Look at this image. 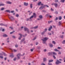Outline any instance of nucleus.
Instances as JSON below:
<instances>
[{
	"mask_svg": "<svg viewBox=\"0 0 65 65\" xmlns=\"http://www.w3.org/2000/svg\"><path fill=\"white\" fill-rule=\"evenodd\" d=\"M48 39V38H47L46 37L44 38H43L42 39L43 42V43H45V42H46V41Z\"/></svg>",
	"mask_w": 65,
	"mask_h": 65,
	"instance_id": "obj_1",
	"label": "nucleus"
},
{
	"mask_svg": "<svg viewBox=\"0 0 65 65\" xmlns=\"http://www.w3.org/2000/svg\"><path fill=\"white\" fill-rule=\"evenodd\" d=\"M33 15H32L29 18V20H30L31 21V20H32V19H33V17H34V18H35L36 17V14H35V13H33Z\"/></svg>",
	"mask_w": 65,
	"mask_h": 65,
	"instance_id": "obj_2",
	"label": "nucleus"
},
{
	"mask_svg": "<svg viewBox=\"0 0 65 65\" xmlns=\"http://www.w3.org/2000/svg\"><path fill=\"white\" fill-rule=\"evenodd\" d=\"M19 35H20V37H19L18 38L19 39V40H21V38H22V36H23V37H25V36L24 35H22L20 34H19Z\"/></svg>",
	"mask_w": 65,
	"mask_h": 65,
	"instance_id": "obj_3",
	"label": "nucleus"
},
{
	"mask_svg": "<svg viewBox=\"0 0 65 65\" xmlns=\"http://www.w3.org/2000/svg\"><path fill=\"white\" fill-rule=\"evenodd\" d=\"M61 63V62L59 61V60L57 59V61L56 62V64H57V65H58V64H59V63Z\"/></svg>",
	"mask_w": 65,
	"mask_h": 65,
	"instance_id": "obj_4",
	"label": "nucleus"
},
{
	"mask_svg": "<svg viewBox=\"0 0 65 65\" xmlns=\"http://www.w3.org/2000/svg\"><path fill=\"white\" fill-rule=\"evenodd\" d=\"M24 29L25 31H27V32L28 33H29V29H28V28L26 27H25Z\"/></svg>",
	"mask_w": 65,
	"mask_h": 65,
	"instance_id": "obj_5",
	"label": "nucleus"
},
{
	"mask_svg": "<svg viewBox=\"0 0 65 65\" xmlns=\"http://www.w3.org/2000/svg\"><path fill=\"white\" fill-rule=\"evenodd\" d=\"M11 18L10 17V15H8V17H9V19H10V20H11V21H12V19H13H13H14V18H13V17H12V16H11ZM11 18H12V19H11Z\"/></svg>",
	"mask_w": 65,
	"mask_h": 65,
	"instance_id": "obj_6",
	"label": "nucleus"
},
{
	"mask_svg": "<svg viewBox=\"0 0 65 65\" xmlns=\"http://www.w3.org/2000/svg\"><path fill=\"white\" fill-rule=\"evenodd\" d=\"M45 8L44 7V6H41V7H40L39 8V9L42 10V9H43V8Z\"/></svg>",
	"mask_w": 65,
	"mask_h": 65,
	"instance_id": "obj_7",
	"label": "nucleus"
},
{
	"mask_svg": "<svg viewBox=\"0 0 65 65\" xmlns=\"http://www.w3.org/2000/svg\"><path fill=\"white\" fill-rule=\"evenodd\" d=\"M61 25H62V21H59L58 22V26H61Z\"/></svg>",
	"mask_w": 65,
	"mask_h": 65,
	"instance_id": "obj_8",
	"label": "nucleus"
},
{
	"mask_svg": "<svg viewBox=\"0 0 65 65\" xmlns=\"http://www.w3.org/2000/svg\"><path fill=\"white\" fill-rule=\"evenodd\" d=\"M20 56H21V54L20 53L18 54L17 55V56L18 57V58L19 59H20Z\"/></svg>",
	"mask_w": 65,
	"mask_h": 65,
	"instance_id": "obj_9",
	"label": "nucleus"
},
{
	"mask_svg": "<svg viewBox=\"0 0 65 65\" xmlns=\"http://www.w3.org/2000/svg\"><path fill=\"white\" fill-rule=\"evenodd\" d=\"M25 40V38H23L21 40L20 43V44H21L22 42H23V41H24Z\"/></svg>",
	"mask_w": 65,
	"mask_h": 65,
	"instance_id": "obj_10",
	"label": "nucleus"
},
{
	"mask_svg": "<svg viewBox=\"0 0 65 65\" xmlns=\"http://www.w3.org/2000/svg\"><path fill=\"white\" fill-rule=\"evenodd\" d=\"M10 50H11V51L12 52H17V50H15L13 49L12 50L11 49H10Z\"/></svg>",
	"mask_w": 65,
	"mask_h": 65,
	"instance_id": "obj_11",
	"label": "nucleus"
},
{
	"mask_svg": "<svg viewBox=\"0 0 65 65\" xmlns=\"http://www.w3.org/2000/svg\"><path fill=\"white\" fill-rule=\"evenodd\" d=\"M49 45L50 47H53V45L51 43H50L49 44Z\"/></svg>",
	"mask_w": 65,
	"mask_h": 65,
	"instance_id": "obj_12",
	"label": "nucleus"
},
{
	"mask_svg": "<svg viewBox=\"0 0 65 65\" xmlns=\"http://www.w3.org/2000/svg\"><path fill=\"white\" fill-rule=\"evenodd\" d=\"M53 28V27H52V26H51L48 29V31H50Z\"/></svg>",
	"mask_w": 65,
	"mask_h": 65,
	"instance_id": "obj_13",
	"label": "nucleus"
},
{
	"mask_svg": "<svg viewBox=\"0 0 65 65\" xmlns=\"http://www.w3.org/2000/svg\"><path fill=\"white\" fill-rule=\"evenodd\" d=\"M53 54V52H49L48 54V55L49 56H51Z\"/></svg>",
	"mask_w": 65,
	"mask_h": 65,
	"instance_id": "obj_14",
	"label": "nucleus"
},
{
	"mask_svg": "<svg viewBox=\"0 0 65 65\" xmlns=\"http://www.w3.org/2000/svg\"><path fill=\"white\" fill-rule=\"evenodd\" d=\"M24 5L25 6H27L28 5V3H24Z\"/></svg>",
	"mask_w": 65,
	"mask_h": 65,
	"instance_id": "obj_15",
	"label": "nucleus"
},
{
	"mask_svg": "<svg viewBox=\"0 0 65 65\" xmlns=\"http://www.w3.org/2000/svg\"><path fill=\"white\" fill-rule=\"evenodd\" d=\"M39 18L40 19H42V15H40L39 16Z\"/></svg>",
	"mask_w": 65,
	"mask_h": 65,
	"instance_id": "obj_16",
	"label": "nucleus"
},
{
	"mask_svg": "<svg viewBox=\"0 0 65 65\" xmlns=\"http://www.w3.org/2000/svg\"><path fill=\"white\" fill-rule=\"evenodd\" d=\"M54 5H55V7H57L58 6V4H57L55 3Z\"/></svg>",
	"mask_w": 65,
	"mask_h": 65,
	"instance_id": "obj_17",
	"label": "nucleus"
},
{
	"mask_svg": "<svg viewBox=\"0 0 65 65\" xmlns=\"http://www.w3.org/2000/svg\"><path fill=\"white\" fill-rule=\"evenodd\" d=\"M54 51L55 52H59V51L58 50V49L56 48L54 49Z\"/></svg>",
	"mask_w": 65,
	"mask_h": 65,
	"instance_id": "obj_18",
	"label": "nucleus"
},
{
	"mask_svg": "<svg viewBox=\"0 0 65 65\" xmlns=\"http://www.w3.org/2000/svg\"><path fill=\"white\" fill-rule=\"evenodd\" d=\"M52 54L54 55H57V53L55 52H52Z\"/></svg>",
	"mask_w": 65,
	"mask_h": 65,
	"instance_id": "obj_19",
	"label": "nucleus"
},
{
	"mask_svg": "<svg viewBox=\"0 0 65 65\" xmlns=\"http://www.w3.org/2000/svg\"><path fill=\"white\" fill-rule=\"evenodd\" d=\"M38 28V26H37L36 27H34L33 28H32L35 29H37V28Z\"/></svg>",
	"mask_w": 65,
	"mask_h": 65,
	"instance_id": "obj_20",
	"label": "nucleus"
},
{
	"mask_svg": "<svg viewBox=\"0 0 65 65\" xmlns=\"http://www.w3.org/2000/svg\"><path fill=\"white\" fill-rule=\"evenodd\" d=\"M45 31H43V32H42L41 33V34L42 35H43L44 34H45Z\"/></svg>",
	"mask_w": 65,
	"mask_h": 65,
	"instance_id": "obj_21",
	"label": "nucleus"
},
{
	"mask_svg": "<svg viewBox=\"0 0 65 65\" xmlns=\"http://www.w3.org/2000/svg\"><path fill=\"white\" fill-rule=\"evenodd\" d=\"M10 57H11V58H13V54L12 53V55H10Z\"/></svg>",
	"mask_w": 65,
	"mask_h": 65,
	"instance_id": "obj_22",
	"label": "nucleus"
},
{
	"mask_svg": "<svg viewBox=\"0 0 65 65\" xmlns=\"http://www.w3.org/2000/svg\"><path fill=\"white\" fill-rule=\"evenodd\" d=\"M6 3L7 4H11V3L10 2H7Z\"/></svg>",
	"mask_w": 65,
	"mask_h": 65,
	"instance_id": "obj_23",
	"label": "nucleus"
},
{
	"mask_svg": "<svg viewBox=\"0 0 65 65\" xmlns=\"http://www.w3.org/2000/svg\"><path fill=\"white\" fill-rule=\"evenodd\" d=\"M62 19V17L61 16H60L59 17V20H61Z\"/></svg>",
	"mask_w": 65,
	"mask_h": 65,
	"instance_id": "obj_24",
	"label": "nucleus"
},
{
	"mask_svg": "<svg viewBox=\"0 0 65 65\" xmlns=\"http://www.w3.org/2000/svg\"><path fill=\"white\" fill-rule=\"evenodd\" d=\"M64 37V35H62L60 36V37L61 38H63Z\"/></svg>",
	"mask_w": 65,
	"mask_h": 65,
	"instance_id": "obj_25",
	"label": "nucleus"
},
{
	"mask_svg": "<svg viewBox=\"0 0 65 65\" xmlns=\"http://www.w3.org/2000/svg\"><path fill=\"white\" fill-rule=\"evenodd\" d=\"M3 37H7V35H6L5 34L3 35Z\"/></svg>",
	"mask_w": 65,
	"mask_h": 65,
	"instance_id": "obj_26",
	"label": "nucleus"
},
{
	"mask_svg": "<svg viewBox=\"0 0 65 65\" xmlns=\"http://www.w3.org/2000/svg\"><path fill=\"white\" fill-rule=\"evenodd\" d=\"M53 60H50L48 61V62H53Z\"/></svg>",
	"mask_w": 65,
	"mask_h": 65,
	"instance_id": "obj_27",
	"label": "nucleus"
},
{
	"mask_svg": "<svg viewBox=\"0 0 65 65\" xmlns=\"http://www.w3.org/2000/svg\"><path fill=\"white\" fill-rule=\"evenodd\" d=\"M53 22V21L52 20H51V21H48V24H50V23H52Z\"/></svg>",
	"mask_w": 65,
	"mask_h": 65,
	"instance_id": "obj_28",
	"label": "nucleus"
},
{
	"mask_svg": "<svg viewBox=\"0 0 65 65\" xmlns=\"http://www.w3.org/2000/svg\"><path fill=\"white\" fill-rule=\"evenodd\" d=\"M43 60L44 62V61H46V59L45 58H44L43 59Z\"/></svg>",
	"mask_w": 65,
	"mask_h": 65,
	"instance_id": "obj_29",
	"label": "nucleus"
},
{
	"mask_svg": "<svg viewBox=\"0 0 65 65\" xmlns=\"http://www.w3.org/2000/svg\"><path fill=\"white\" fill-rule=\"evenodd\" d=\"M49 14H47L46 15V17H47V18H48V16H49Z\"/></svg>",
	"mask_w": 65,
	"mask_h": 65,
	"instance_id": "obj_30",
	"label": "nucleus"
},
{
	"mask_svg": "<svg viewBox=\"0 0 65 65\" xmlns=\"http://www.w3.org/2000/svg\"><path fill=\"white\" fill-rule=\"evenodd\" d=\"M30 8H32V4H30Z\"/></svg>",
	"mask_w": 65,
	"mask_h": 65,
	"instance_id": "obj_31",
	"label": "nucleus"
},
{
	"mask_svg": "<svg viewBox=\"0 0 65 65\" xmlns=\"http://www.w3.org/2000/svg\"><path fill=\"white\" fill-rule=\"evenodd\" d=\"M64 1H65L64 0H61V2H62V3H64Z\"/></svg>",
	"mask_w": 65,
	"mask_h": 65,
	"instance_id": "obj_32",
	"label": "nucleus"
},
{
	"mask_svg": "<svg viewBox=\"0 0 65 65\" xmlns=\"http://www.w3.org/2000/svg\"><path fill=\"white\" fill-rule=\"evenodd\" d=\"M41 3V2H39L38 3V5H40Z\"/></svg>",
	"mask_w": 65,
	"mask_h": 65,
	"instance_id": "obj_33",
	"label": "nucleus"
},
{
	"mask_svg": "<svg viewBox=\"0 0 65 65\" xmlns=\"http://www.w3.org/2000/svg\"><path fill=\"white\" fill-rule=\"evenodd\" d=\"M44 7H45V6H46V7H49V6H47V5H44Z\"/></svg>",
	"mask_w": 65,
	"mask_h": 65,
	"instance_id": "obj_34",
	"label": "nucleus"
},
{
	"mask_svg": "<svg viewBox=\"0 0 65 65\" xmlns=\"http://www.w3.org/2000/svg\"><path fill=\"white\" fill-rule=\"evenodd\" d=\"M62 43H63V44H65V40H64V41L62 42Z\"/></svg>",
	"mask_w": 65,
	"mask_h": 65,
	"instance_id": "obj_35",
	"label": "nucleus"
},
{
	"mask_svg": "<svg viewBox=\"0 0 65 65\" xmlns=\"http://www.w3.org/2000/svg\"><path fill=\"white\" fill-rule=\"evenodd\" d=\"M52 43L53 44H56V43H55V41H52Z\"/></svg>",
	"mask_w": 65,
	"mask_h": 65,
	"instance_id": "obj_36",
	"label": "nucleus"
},
{
	"mask_svg": "<svg viewBox=\"0 0 65 65\" xmlns=\"http://www.w3.org/2000/svg\"><path fill=\"white\" fill-rule=\"evenodd\" d=\"M9 28H10V29H11V30H13V28L12 27H10Z\"/></svg>",
	"mask_w": 65,
	"mask_h": 65,
	"instance_id": "obj_37",
	"label": "nucleus"
},
{
	"mask_svg": "<svg viewBox=\"0 0 65 65\" xmlns=\"http://www.w3.org/2000/svg\"><path fill=\"white\" fill-rule=\"evenodd\" d=\"M4 8H2L1 9V10H4Z\"/></svg>",
	"mask_w": 65,
	"mask_h": 65,
	"instance_id": "obj_38",
	"label": "nucleus"
},
{
	"mask_svg": "<svg viewBox=\"0 0 65 65\" xmlns=\"http://www.w3.org/2000/svg\"><path fill=\"white\" fill-rule=\"evenodd\" d=\"M5 11L7 12H10V11L9 10H6Z\"/></svg>",
	"mask_w": 65,
	"mask_h": 65,
	"instance_id": "obj_39",
	"label": "nucleus"
},
{
	"mask_svg": "<svg viewBox=\"0 0 65 65\" xmlns=\"http://www.w3.org/2000/svg\"><path fill=\"white\" fill-rule=\"evenodd\" d=\"M58 17H56V19H55V21H56L57 20H58Z\"/></svg>",
	"mask_w": 65,
	"mask_h": 65,
	"instance_id": "obj_40",
	"label": "nucleus"
},
{
	"mask_svg": "<svg viewBox=\"0 0 65 65\" xmlns=\"http://www.w3.org/2000/svg\"><path fill=\"white\" fill-rule=\"evenodd\" d=\"M0 25L1 26H4V25L2 23H1L0 24Z\"/></svg>",
	"mask_w": 65,
	"mask_h": 65,
	"instance_id": "obj_41",
	"label": "nucleus"
},
{
	"mask_svg": "<svg viewBox=\"0 0 65 65\" xmlns=\"http://www.w3.org/2000/svg\"><path fill=\"white\" fill-rule=\"evenodd\" d=\"M51 11H54V9L52 8H51Z\"/></svg>",
	"mask_w": 65,
	"mask_h": 65,
	"instance_id": "obj_42",
	"label": "nucleus"
},
{
	"mask_svg": "<svg viewBox=\"0 0 65 65\" xmlns=\"http://www.w3.org/2000/svg\"><path fill=\"white\" fill-rule=\"evenodd\" d=\"M15 16L16 17H19V14H17Z\"/></svg>",
	"mask_w": 65,
	"mask_h": 65,
	"instance_id": "obj_43",
	"label": "nucleus"
},
{
	"mask_svg": "<svg viewBox=\"0 0 65 65\" xmlns=\"http://www.w3.org/2000/svg\"><path fill=\"white\" fill-rule=\"evenodd\" d=\"M14 32V31H13L12 32H10V34H12V33H13Z\"/></svg>",
	"mask_w": 65,
	"mask_h": 65,
	"instance_id": "obj_44",
	"label": "nucleus"
},
{
	"mask_svg": "<svg viewBox=\"0 0 65 65\" xmlns=\"http://www.w3.org/2000/svg\"><path fill=\"white\" fill-rule=\"evenodd\" d=\"M55 2H58V0H55Z\"/></svg>",
	"mask_w": 65,
	"mask_h": 65,
	"instance_id": "obj_45",
	"label": "nucleus"
},
{
	"mask_svg": "<svg viewBox=\"0 0 65 65\" xmlns=\"http://www.w3.org/2000/svg\"><path fill=\"white\" fill-rule=\"evenodd\" d=\"M0 58H1V59H3V56H0Z\"/></svg>",
	"mask_w": 65,
	"mask_h": 65,
	"instance_id": "obj_46",
	"label": "nucleus"
},
{
	"mask_svg": "<svg viewBox=\"0 0 65 65\" xmlns=\"http://www.w3.org/2000/svg\"><path fill=\"white\" fill-rule=\"evenodd\" d=\"M30 19H29L28 18L26 20V21H30Z\"/></svg>",
	"mask_w": 65,
	"mask_h": 65,
	"instance_id": "obj_47",
	"label": "nucleus"
},
{
	"mask_svg": "<svg viewBox=\"0 0 65 65\" xmlns=\"http://www.w3.org/2000/svg\"><path fill=\"white\" fill-rule=\"evenodd\" d=\"M41 65H45V64L44 63H42L41 64Z\"/></svg>",
	"mask_w": 65,
	"mask_h": 65,
	"instance_id": "obj_48",
	"label": "nucleus"
},
{
	"mask_svg": "<svg viewBox=\"0 0 65 65\" xmlns=\"http://www.w3.org/2000/svg\"><path fill=\"white\" fill-rule=\"evenodd\" d=\"M61 48L59 47H57V49H58L59 50H60V49H61Z\"/></svg>",
	"mask_w": 65,
	"mask_h": 65,
	"instance_id": "obj_49",
	"label": "nucleus"
},
{
	"mask_svg": "<svg viewBox=\"0 0 65 65\" xmlns=\"http://www.w3.org/2000/svg\"><path fill=\"white\" fill-rule=\"evenodd\" d=\"M12 37L13 38H15V37L14 36H12Z\"/></svg>",
	"mask_w": 65,
	"mask_h": 65,
	"instance_id": "obj_50",
	"label": "nucleus"
},
{
	"mask_svg": "<svg viewBox=\"0 0 65 65\" xmlns=\"http://www.w3.org/2000/svg\"><path fill=\"white\" fill-rule=\"evenodd\" d=\"M55 13L56 14H58V12L57 11H56Z\"/></svg>",
	"mask_w": 65,
	"mask_h": 65,
	"instance_id": "obj_51",
	"label": "nucleus"
},
{
	"mask_svg": "<svg viewBox=\"0 0 65 65\" xmlns=\"http://www.w3.org/2000/svg\"><path fill=\"white\" fill-rule=\"evenodd\" d=\"M16 59H17V58H15L14 59V61H15V60H16Z\"/></svg>",
	"mask_w": 65,
	"mask_h": 65,
	"instance_id": "obj_52",
	"label": "nucleus"
},
{
	"mask_svg": "<svg viewBox=\"0 0 65 65\" xmlns=\"http://www.w3.org/2000/svg\"><path fill=\"white\" fill-rule=\"evenodd\" d=\"M53 57L54 58V59H56V57H55V56H53Z\"/></svg>",
	"mask_w": 65,
	"mask_h": 65,
	"instance_id": "obj_53",
	"label": "nucleus"
},
{
	"mask_svg": "<svg viewBox=\"0 0 65 65\" xmlns=\"http://www.w3.org/2000/svg\"><path fill=\"white\" fill-rule=\"evenodd\" d=\"M58 52H59V53H58V54H61V52H60V51H58Z\"/></svg>",
	"mask_w": 65,
	"mask_h": 65,
	"instance_id": "obj_54",
	"label": "nucleus"
},
{
	"mask_svg": "<svg viewBox=\"0 0 65 65\" xmlns=\"http://www.w3.org/2000/svg\"><path fill=\"white\" fill-rule=\"evenodd\" d=\"M47 30V29L45 28V29L44 31L46 32V31Z\"/></svg>",
	"mask_w": 65,
	"mask_h": 65,
	"instance_id": "obj_55",
	"label": "nucleus"
},
{
	"mask_svg": "<svg viewBox=\"0 0 65 65\" xmlns=\"http://www.w3.org/2000/svg\"><path fill=\"white\" fill-rule=\"evenodd\" d=\"M36 38L35 37L33 39H32V40H35V39H36Z\"/></svg>",
	"mask_w": 65,
	"mask_h": 65,
	"instance_id": "obj_56",
	"label": "nucleus"
},
{
	"mask_svg": "<svg viewBox=\"0 0 65 65\" xmlns=\"http://www.w3.org/2000/svg\"><path fill=\"white\" fill-rule=\"evenodd\" d=\"M48 65H52V63H48Z\"/></svg>",
	"mask_w": 65,
	"mask_h": 65,
	"instance_id": "obj_57",
	"label": "nucleus"
},
{
	"mask_svg": "<svg viewBox=\"0 0 65 65\" xmlns=\"http://www.w3.org/2000/svg\"><path fill=\"white\" fill-rule=\"evenodd\" d=\"M1 6H4V4H1Z\"/></svg>",
	"mask_w": 65,
	"mask_h": 65,
	"instance_id": "obj_58",
	"label": "nucleus"
},
{
	"mask_svg": "<svg viewBox=\"0 0 65 65\" xmlns=\"http://www.w3.org/2000/svg\"><path fill=\"white\" fill-rule=\"evenodd\" d=\"M33 50L32 49H31L30 50V51H31V52H33Z\"/></svg>",
	"mask_w": 65,
	"mask_h": 65,
	"instance_id": "obj_59",
	"label": "nucleus"
},
{
	"mask_svg": "<svg viewBox=\"0 0 65 65\" xmlns=\"http://www.w3.org/2000/svg\"><path fill=\"white\" fill-rule=\"evenodd\" d=\"M38 0H34L33 1L34 2H36V1H37Z\"/></svg>",
	"mask_w": 65,
	"mask_h": 65,
	"instance_id": "obj_60",
	"label": "nucleus"
},
{
	"mask_svg": "<svg viewBox=\"0 0 65 65\" xmlns=\"http://www.w3.org/2000/svg\"><path fill=\"white\" fill-rule=\"evenodd\" d=\"M38 44V42H36V45H37Z\"/></svg>",
	"mask_w": 65,
	"mask_h": 65,
	"instance_id": "obj_61",
	"label": "nucleus"
},
{
	"mask_svg": "<svg viewBox=\"0 0 65 65\" xmlns=\"http://www.w3.org/2000/svg\"><path fill=\"white\" fill-rule=\"evenodd\" d=\"M11 13H13V12H14V11H11Z\"/></svg>",
	"mask_w": 65,
	"mask_h": 65,
	"instance_id": "obj_62",
	"label": "nucleus"
},
{
	"mask_svg": "<svg viewBox=\"0 0 65 65\" xmlns=\"http://www.w3.org/2000/svg\"><path fill=\"white\" fill-rule=\"evenodd\" d=\"M40 5H41V6H42V5H43V4H42V3H41Z\"/></svg>",
	"mask_w": 65,
	"mask_h": 65,
	"instance_id": "obj_63",
	"label": "nucleus"
},
{
	"mask_svg": "<svg viewBox=\"0 0 65 65\" xmlns=\"http://www.w3.org/2000/svg\"><path fill=\"white\" fill-rule=\"evenodd\" d=\"M37 48H38V49H40V47H37Z\"/></svg>",
	"mask_w": 65,
	"mask_h": 65,
	"instance_id": "obj_64",
	"label": "nucleus"
}]
</instances>
